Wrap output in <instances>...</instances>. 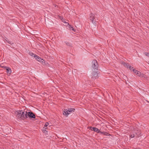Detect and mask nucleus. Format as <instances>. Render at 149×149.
<instances>
[{"label": "nucleus", "mask_w": 149, "mask_h": 149, "mask_svg": "<svg viewBox=\"0 0 149 149\" xmlns=\"http://www.w3.org/2000/svg\"><path fill=\"white\" fill-rule=\"evenodd\" d=\"M17 117L20 120H24L26 118L27 111H24L22 110H19L17 111Z\"/></svg>", "instance_id": "1"}, {"label": "nucleus", "mask_w": 149, "mask_h": 149, "mask_svg": "<svg viewBox=\"0 0 149 149\" xmlns=\"http://www.w3.org/2000/svg\"><path fill=\"white\" fill-rule=\"evenodd\" d=\"M75 111V109L73 108L68 109H65L63 112V115L66 116H67L69 114L68 112H74Z\"/></svg>", "instance_id": "2"}, {"label": "nucleus", "mask_w": 149, "mask_h": 149, "mask_svg": "<svg viewBox=\"0 0 149 149\" xmlns=\"http://www.w3.org/2000/svg\"><path fill=\"white\" fill-rule=\"evenodd\" d=\"M98 65L97 62L96 60H94L92 62V67L94 70H97Z\"/></svg>", "instance_id": "3"}, {"label": "nucleus", "mask_w": 149, "mask_h": 149, "mask_svg": "<svg viewBox=\"0 0 149 149\" xmlns=\"http://www.w3.org/2000/svg\"><path fill=\"white\" fill-rule=\"evenodd\" d=\"M94 15L93 13H91L90 15L89 19L93 24L95 25L96 24V21L95 20H94Z\"/></svg>", "instance_id": "4"}, {"label": "nucleus", "mask_w": 149, "mask_h": 149, "mask_svg": "<svg viewBox=\"0 0 149 149\" xmlns=\"http://www.w3.org/2000/svg\"><path fill=\"white\" fill-rule=\"evenodd\" d=\"M27 117L26 118L29 117L31 118H36L35 115L32 112H27Z\"/></svg>", "instance_id": "5"}, {"label": "nucleus", "mask_w": 149, "mask_h": 149, "mask_svg": "<svg viewBox=\"0 0 149 149\" xmlns=\"http://www.w3.org/2000/svg\"><path fill=\"white\" fill-rule=\"evenodd\" d=\"M98 73L96 71H93L92 73V78L93 79H97L98 77Z\"/></svg>", "instance_id": "6"}, {"label": "nucleus", "mask_w": 149, "mask_h": 149, "mask_svg": "<svg viewBox=\"0 0 149 149\" xmlns=\"http://www.w3.org/2000/svg\"><path fill=\"white\" fill-rule=\"evenodd\" d=\"M37 61L40 62L42 63L44 60L42 59L39 56L36 55H35V58Z\"/></svg>", "instance_id": "7"}, {"label": "nucleus", "mask_w": 149, "mask_h": 149, "mask_svg": "<svg viewBox=\"0 0 149 149\" xmlns=\"http://www.w3.org/2000/svg\"><path fill=\"white\" fill-rule=\"evenodd\" d=\"M5 69L6 70V72L8 74H10L11 73V68L9 67H6Z\"/></svg>", "instance_id": "8"}, {"label": "nucleus", "mask_w": 149, "mask_h": 149, "mask_svg": "<svg viewBox=\"0 0 149 149\" xmlns=\"http://www.w3.org/2000/svg\"><path fill=\"white\" fill-rule=\"evenodd\" d=\"M136 134V135L137 137H139L141 136V132L140 130H137L135 132Z\"/></svg>", "instance_id": "9"}, {"label": "nucleus", "mask_w": 149, "mask_h": 149, "mask_svg": "<svg viewBox=\"0 0 149 149\" xmlns=\"http://www.w3.org/2000/svg\"><path fill=\"white\" fill-rule=\"evenodd\" d=\"M100 133L106 136H110L111 135L110 134L105 132H101Z\"/></svg>", "instance_id": "10"}, {"label": "nucleus", "mask_w": 149, "mask_h": 149, "mask_svg": "<svg viewBox=\"0 0 149 149\" xmlns=\"http://www.w3.org/2000/svg\"><path fill=\"white\" fill-rule=\"evenodd\" d=\"M93 131L96 132L97 133H100L101 131H100L98 128L95 127L94 128H93Z\"/></svg>", "instance_id": "11"}, {"label": "nucleus", "mask_w": 149, "mask_h": 149, "mask_svg": "<svg viewBox=\"0 0 149 149\" xmlns=\"http://www.w3.org/2000/svg\"><path fill=\"white\" fill-rule=\"evenodd\" d=\"M5 40L6 42L12 45L13 44V42L9 41L7 38H6Z\"/></svg>", "instance_id": "12"}, {"label": "nucleus", "mask_w": 149, "mask_h": 149, "mask_svg": "<svg viewBox=\"0 0 149 149\" xmlns=\"http://www.w3.org/2000/svg\"><path fill=\"white\" fill-rule=\"evenodd\" d=\"M29 54L30 56L34 57V58H35V55H36V54H34L31 52H29Z\"/></svg>", "instance_id": "13"}, {"label": "nucleus", "mask_w": 149, "mask_h": 149, "mask_svg": "<svg viewBox=\"0 0 149 149\" xmlns=\"http://www.w3.org/2000/svg\"><path fill=\"white\" fill-rule=\"evenodd\" d=\"M49 125V123L48 122H46L44 126V128L45 129H46L47 128V126Z\"/></svg>", "instance_id": "14"}, {"label": "nucleus", "mask_w": 149, "mask_h": 149, "mask_svg": "<svg viewBox=\"0 0 149 149\" xmlns=\"http://www.w3.org/2000/svg\"><path fill=\"white\" fill-rule=\"evenodd\" d=\"M120 63L121 64H123L125 67L126 66H127V63L123 61H121Z\"/></svg>", "instance_id": "15"}, {"label": "nucleus", "mask_w": 149, "mask_h": 149, "mask_svg": "<svg viewBox=\"0 0 149 149\" xmlns=\"http://www.w3.org/2000/svg\"><path fill=\"white\" fill-rule=\"evenodd\" d=\"M65 43L67 46H69L70 47H72V44L70 43L67 42H65Z\"/></svg>", "instance_id": "16"}, {"label": "nucleus", "mask_w": 149, "mask_h": 149, "mask_svg": "<svg viewBox=\"0 0 149 149\" xmlns=\"http://www.w3.org/2000/svg\"><path fill=\"white\" fill-rule=\"evenodd\" d=\"M135 134H135V133H134V134H131L130 136V137H131V138H134V137L135 136Z\"/></svg>", "instance_id": "17"}, {"label": "nucleus", "mask_w": 149, "mask_h": 149, "mask_svg": "<svg viewBox=\"0 0 149 149\" xmlns=\"http://www.w3.org/2000/svg\"><path fill=\"white\" fill-rule=\"evenodd\" d=\"M69 26L70 27H69V28L70 30H72L73 31H75L73 27L71 26L70 25H69Z\"/></svg>", "instance_id": "18"}, {"label": "nucleus", "mask_w": 149, "mask_h": 149, "mask_svg": "<svg viewBox=\"0 0 149 149\" xmlns=\"http://www.w3.org/2000/svg\"><path fill=\"white\" fill-rule=\"evenodd\" d=\"M144 74H143L141 73V74H140L139 77H144Z\"/></svg>", "instance_id": "19"}, {"label": "nucleus", "mask_w": 149, "mask_h": 149, "mask_svg": "<svg viewBox=\"0 0 149 149\" xmlns=\"http://www.w3.org/2000/svg\"><path fill=\"white\" fill-rule=\"evenodd\" d=\"M136 75L139 76L140 74H141V72H139V71H136Z\"/></svg>", "instance_id": "20"}, {"label": "nucleus", "mask_w": 149, "mask_h": 149, "mask_svg": "<svg viewBox=\"0 0 149 149\" xmlns=\"http://www.w3.org/2000/svg\"><path fill=\"white\" fill-rule=\"evenodd\" d=\"M125 67H126L127 68H129V67H130V65L129 63H127V66H126Z\"/></svg>", "instance_id": "21"}, {"label": "nucleus", "mask_w": 149, "mask_h": 149, "mask_svg": "<svg viewBox=\"0 0 149 149\" xmlns=\"http://www.w3.org/2000/svg\"><path fill=\"white\" fill-rule=\"evenodd\" d=\"M132 71L135 73L136 74V71H138V70H135V69H132Z\"/></svg>", "instance_id": "22"}, {"label": "nucleus", "mask_w": 149, "mask_h": 149, "mask_svg": "<svg viewBox=\"0 0 149 149\" xmlns=\"http://www.w3.org/2000/svg\"><path fill=\"white\" fill-rule=\"evenodd\" d=\"M95 127H90V130H91V131H93V128L94 129Z\"/></svg>", "instance_id": "23"}, {"label": "nucleus", "mask_w": 149, "mask_h": 149, "mask_svg": "<svg viewBox=\"0 0 149 149\" xmlns=\"http://www.w3.org/2000/svg\"><path fill=\"white\" fill-rule=\"evenodd\" d=\"M130 70H131V71H132V69L133 68V67H132L130 65V67H129V68Z\"/></svg>", "instance_id": "24"}, {"label": "nucleus", "mask_w": 149, "mask_h": 149, "mask_svg": "<svg viewBox=\"0 0 149 149\" xmlns=\"http://www.w3.org/2000/svg\"><path fill=\"white\" fill-rule=\"evenodd\" d=\"M6 67V66H2L1 65H0V67H1L2 68H3L4 69L5 68V67Z\"/></svg>", "instance_id": "25"}, {"label": "nucleus", "mask_w": 149, "mask_h": 149, "mask_svg": "<svg viewBox=\"0 0 149 149\" xmlns=\"http://www.w3.org/2000/svg\"><path fill=\"white\" fill-rule=\"evenodd\" d=\"M59 17L60 19H61V20H62L63 22V20H62V19H63V17H61V16H59Z\"/></svg>", "instance_id": "26"}, {"label": "nucleus", "mask_w": 149, "mask_h": 149, "mask_svg": "<svg viewBox=\"0 0 149 149\" xmlns=\"http://www.w3.org/2000/svg\"><path fill=\"white\" fill-rule=\"evenodd\" d=\"M146 55L147 56H149V53H146Z\"/></svg>", "instance_id": "27"}, {"label": "nucleus", "mask_w": 149, "mask_h": 149, "mask_svg": "<svg viewBox=\"0 0 149 149\" xmlns=\"http://www.w3.org/2000/svg\"><path fill=\"white\" fill-rule=\"evenodd\" d=\"M46 129H45V128H44L43 127V131L44 132H45V131H46V132H47V131H46Z\"/></svg>", "instance_id": "28"}, {"label": "nucleus", "mask_w": 149, "mask_h": 149, "mask_svg": "<svg viewBox=\"0 0 149 149\" xmlns=\"http://www.w3.org/2000/svg\"><path fill=\"white\" fill-rule=\"evenodd\" d=\"M65 23L66 24H65L66 25H69V23L68 22H65Z\"/></svg>", "instance_id": "29"}]
</instances>
